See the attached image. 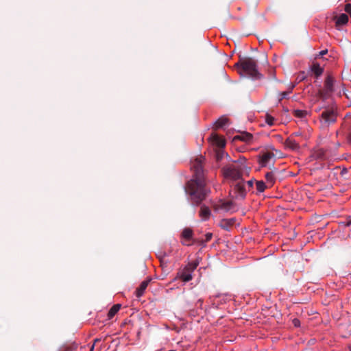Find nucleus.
Listing matches in <instances>:
<instances>
[{
	"mask_svg": "<svg viewBox=\"0 0 351 351\" xmlns=\"http://www.w3.org/2000/svg\"><path fill=\"white\" fill-rule=\"evenodd\" d=\"M210 138L212 139L213 142L219 147H223L226 145L225 140L221 136H219L217 134H212Z\"/></svg>",
	"mask_w": 351,
	"mask_h": 351,
	"instance_id": "ddd939ff",
	"label": "nucleus"
},
{
	"mask_svg": "<svg viewBox=\"0 0 351 351\" xmlns=\"http://www.w3.org/2000/svg\"><path fill=\"white\" fill-rule=\"evenodd\" d=\"M275 155L273 152H266L259 156L258 162L261 167H266L269 164L271 160H274Z\"/></svg>",
	"mask_w": 351,
	"mask_h": 351,
	"instance_id": "0eeeda50",
	"label": "nucleus"
},
{
	"mask_svg": "<svg viewBox=\"0 0 351 351\" xmlns=\"http://www.w3.org/2000/svg\"><path fill=\"white\" fill-rule=\"evenodd\" d=\"M265 179H266L267 183L269 184L270 186H271L273 185V184L274 183V180H275L274 173L272 172H267L265 174Z\"/></svg>",
	"mask_w": 351,
	"mask_h": 351,
	"instance_id": "5701e85b",
	"label": "nucleus"
},
{
	"mask_svg": "<svg viewBox=\"0 0 351 351\" xmlns=\"http://www.w3.org/2000/svg\"><path fill=\"white\" fill-rule=\"evenodd\" d=\"M256 186L257 191L259 193L263 192L265 190V189L267 188L265 183L262 180L257 181L256 182Z\"/></svg>",
	"mask_w": 351,
	"mask_h": 351,
	"instance_id": "4be33fe9",
	"label": "nucleus"
},
{
	"mask_svg": "<svg viewBox=\"0 0 351 351\" xmlns=\"http://www.w3.org/2000/svg\"><path fill=\"white\" fill-rule=\"evenodd\" d=\"M182 236L185 239L190 240L193 236V230L191 228H186L183 230Z\"/></svg>",
	"mask_w": 351,
	"mask_h": 351,
	"instance_id": "412c9836",
	"label": "nucleus"
},
{
	"mask_svg": "<svg viewBox=\"0 0 351 351\" xmlns=\"http://www.w3.org/2000/svg\"><path fill=\"white\" fill-rule=\"evenodd\" d=\"M305 78H306V75H305L304 72H302L298 75L297 80H298L300 82V81L304 80Z\"/></svg>",
	"mask_w": 351,
	"mask_h": 351,
	"instance_id": "c85d7f7f",
	"label": "nucleus"
},
{
	"mask_svg": "<svg viewBox=\"0 0 351 351\" xmlns=\"http://www.w3.org/2000/svg\"><path fill=\"white\" fill-rule=\"evenodd\" d=\"M76 349H77V345L75 343H73L71 345L62 347L61 351H76Z\"/></svg>",
	"mask_w": 351,
	"mask_h": 351,
	"instance_id": "a878e982",
	"label": "nucleus"
},
{
	"mask_svg": "<svg viewBox=\"0 0 351 351\" xmlns=\"http://www.w3.org/2000/svg\"><path fill=\"white\" fill-rule=\"evenodd\" d=\"M348 140H349V142L351 143V132L350 133V134L348 136Z\"/></svg>",
	"mask_w": 351,
	"mask_h": 351,
	"instance_id": "e433bc0d",
	"label": "nucleus"
},
{
	"mask_svg": "<svg viewBox=\"0 0 351 351\" xmlns=\"http://www.w3.org/2000/svg\"><path fill=\"white\" fill-rule=\"evenodd\" d=\"M345 172H346V169H344L342 171L341 173L343 174V173H345Z\"/></svg>",
	"mask_w": 351,
	"mask_h": 351,
	"instance_id": "4c0bfd02",
	"label": "nucleus"
},
{
	"mask_svg": "<svg viewBox=\"0 0 351 351\" xmlns=\"http://www.w3.org/2000/svg\"><path fill=\"white\" fill-rule=\"evenodd\" d=\"M205 237L206 238H205L204 241H203V240L198 241V242L200 243V245H203L204 244V243L209 241L213 237V234L210 233V232L206 233L205 235Z\"/></svg>",
	"mask_w": 351,
	"mask_h": 351,
	"instance_id": "cd10ccee",
	"label": "nucleus"
},
{
	"mask_svg": "<svg viewBox=\"0 0 351 351\" xmlns=\"http://www.w3.org/2000/svg\"><path fill=\"white\" fill-rule=\"evenodd\" d=\"M346 226H351V217H349V218L347 219V221H346Z\"/></svg>",
	"mask_w": 351,
	"mask_h": 351,
	"instance_id": "2f4dec72",
	"label": "nucleus"
},
{
	"mask_svg": "<svg viewBox=\"0 0 351 351\" xmlns=\"http://www.w3.org/2000/svg\"><path fill=\"white\" fill-rule=\"evenodd\" d=\"M335 79L328 75L324 81V88L318 90V96L323 100L328 99L334 92Z\"/></svg>",
	"mask_w": 351,
	"mask_h": 351,
	"instance_id": "39448f33",
	"label": "nucleus"
},
{
	"mask_svg": "<svg viewBox=\"0 0 351 351\" xmlns=\"http://www.w3.org/2000/svg\"><path fill=\"white\" fill-rule=\"evenodd\" d=\"M252 134L247 132H241L239 135L234 137V140H239L247 143H250L252 141Z\"/></svg>",
	"mask_w": 351,
	"mask_h": 351,
	"instance_id": "1a4fd4ad",
	"label": "nucleus"
},
{
	"mask_svg": "<svg viewBox=\"0 0 351 351\" xmlns=\"http://www.w3.org/2000/svg\"><path fill=\"white\" fill-rule=\"evenodd\" d=\"M338 112L334 108H325L320 114V123L322 128H328L337 121Z\"/></svg>",
	"mask_w": 351,
	"mask_h": 351,
	"instance_id": "20e7f679",
	"label": "nucleus"
},
{
	"mask_svg": "<svg viewBox=\"0 0 351 351\" xmlns=\"http://www.w3.org/2000/svg\"><path fill=\"white\" fill-rule=\"evenodd\" d=\"M349 349H350V351H351V346L349 348Z\"/></svg>",
	"mask_w": 351,
	"mask_h": 351,
	"instance_id": "37998d69",
	"label": "nucleus"
},
{
	"mask_svg": "<svg viewBox=\"0 0 351 351\" xmlns=\"http://www.w3.org/2000/svg\"><path fill=\"white\" fill-rule=\"evenodd\" d=\"M327 53H328V50L325 49V50L320 51L319 56H323L324 55L326 54Z\"/></svg>",
	"mask_w": 351,
	"mask_h": 351,
	"instance_id": "473e14b6",
	"label": "nucleus"
},
{
	"mask_svg": "<svg viewBox=\"0 0 351 351\" xmlns=\"http://www.w3.org/2000/svg\"><path fill=\"white\" fill-rule=\"evenodd\" d=\"M184 245H190V244H189V243H184Z\"/></svg>",
	"mask_w": 351,
	"mask_h": 351,
	"instance_id": "ea45409f",
	"label": "nucleus"
},
{
	"mask_svg": "<svg viewBox=\"0 0 351 351\" xmlns=\"http://www.w3.org/2000/svg\"><path fill=\"white\" fill-rule=\"evenodd\" d=\"M169 351H175V350H169Z\"/></svg>",
	"mask_w": 351,
	"mask_h": 351,
	"instance_id": "c03bdc74",
	"label": "nucleus"
},
{
	"mask_svg": "<svg viewBox=\"0 0 351 351\" xmlns=\"http://www.w3.org/2000/svg\"><path fill=\"white\" fill-rule=\"evenodd\" d=\"M288 95V93L287 92H282L281 93V99L282 98H285Z\"/></svg>",
	"mask_w": 351,
	"mask_h": 351,
	"instance_id": "c9c22d12",
	"label": "nucleus"
},
{
	"mask_svg": "<svg viewBox=\"0 0 351 351\" xmlns=\"http://www.w3.org/2000/svg\"><path fill=\"white\" fill-rule=\"evenodd\" d=\"M204 158L202 156L196 158L192 162V169L194 171L195 178L187 183L186 192L191 197V201L195 206H199L206 199L210 190L206 188L204 178L203 161Z\"/></svg>",
	"mask_w": 351,
	"mask_h": 351,
	"instance_id": "f257e3e1",
	"label": "nucleus"
},
{
	"mask_svg": "<svg viewBox=\"0 0 351 351\" xmlns=\"http://www.w3.org/2000/svg\"><path fill=\"white\" fill-rule=\"evenodd\" d=\"M313 155L316 159L325 160L326 158V151L322 148L315 150Z\"/></svg>",
	"mask_w": 351,
	"mask_h": 351,
	"instance_id": "a211bd4d",
	"label": "nucleus"
},
{
	"mask_svg": "<svg viewBox=\"0 0 351 351\" xmlns=\"http://www.w3.org/2000/svg\"><path fill=\"white\" fill-rule=\"evenodd\" d=\"M213 207L215 210L221 209L225 211H230L234 208V204L232 201L220 200L219 204L214 205Z\"/></svg>",
	"mask_w": 351,
	"mask_h": 351,
	"instance_id": "6e6552de",
	"label": "nucleus"
},
{
	"mask_svg": "<svg viewBox=\"0 0 351 351\" xmlns=\"http://www.w3.org/2000/svg\"><path fill=\"white\" fill-rule=\"evenodd\" d=\"M149 282H150V280H147L143 281L141 283L140 286L136 290V297L140 298L143 295L144 291L147 289Z\"/></svg>",
	"mask_w": 351,
	"mask_h": 351,
	"instance_id": "f8f14e48",
	"label": "nucleus"
},
{
	"mask_svg": "<svg viewBox=\"0 0 351 351\" xmlns=\"http://www.w3.org/2000/svg\"><path fill=\"white\" fill-rule=\"evenodd\" d=\"M348 22V16L346 14H341L336 19V25H344Z\"/></svg>",
	"mask_w": 351,
	"mask_h": 351,
	"instance_id": "f3484780",
	"label": "nucleus"
},
{
	"mask_svg": "<svg viewBox=\"0 0 351 351\" xmlns=\"http://www.w3.org/2000/svg\"><path fill=\"white\" fill-rule=\"evenodd\" d=\"M293 114L298 118H304L307 114V112L302 110H295L293 111Z\"/></svg>",
	"mask_w": 351,
	"mask_h": 351,
	"instance_id": "b1692460",
	"label": "nucleus"
},
{
	"mask_svg": "<svg viewBox=\"0 0 351 351\" xmlns=\"http://www.w3.org/2000/svg\"><path fill=\"white\" fill-rule=\"evenodd\" d=\"M210 210L209 208L205 205H202L199 210V217H202L203 220H207L209 219L210 216Z\"/></svg>",
	"mask_w": 351,
	"mask_h": 351,
	"instance_id": "4468645a",
	"label": "nucleus"
},
{
	"mask_svg": "<svg viewBox=\"0 0 351 351\" xmlns=\"http://www.w3.org/2000/svg\"><path fill=\"white\" fill-rule=\"evenodd\" d=\"M178 277L182 280L183 282H187L192 279V274L188 270L184 269L178 274Z\"/></svg>",
	"mask_w": 351,
	"mask_h": 351,
	"instance_id": "2eb2a0df",
	"label": "nucleus"
},
{
	"mask_svg": "<svg viewBox=\"0 0 351 351\" xmlns=\"http://www.w3.org/2000/svg\"><path fill=\"white\" fill-rule=\"evenodd\" d=\"M311 71L317 77H319L322 74L324 69L319 66V64L315 63L311 67Z\"/></svg>",
	"mask_w": 351,
	"mask_h": 351,
	"instance_id": "aec40b11",
	"label": "nucleus"
},
{
	"mask_svg": "<svg viewBox=\"0 0 351 351\" xmlns=\"http://www.w3.org/2000/svg\"><path fill=\"white\" fill-rule=\"evenodd\" d=\"M235 198L244 199L246 195V191L243 183V180L239 181L232 189Z\"/></svg>",
	"mask_w": 351,
	"mask_h": 351,
	"instance_id": "423d86ee",
	"label": "nucleus"
},
{
	"mask_svg": "<svg viewBox=\"0 0 351 351\" xmlns=\"http://www.w3.org/2000/svg\"><path fill=\"white\" fill-rule=\"evenodd\" d=\"M265 122L270 126L274 124V118L269 114L265 115Z\"/></svg>",
	"mask_w": 351,
	"mask_h": 351,
	"instance_id": "bb28decb",
	"label": "nucleus"
},
{
	"mask_svg": "<svg viewBox=\"0 0 351 351\" xmlns=\"http://www.w3.org/2000/svg\"><path fill=\"white\" fill-rule=\"evenodd\" d=\"M284 144L286 146V147H287L290 149H292V150H295L299 148L298 143H297L293 138L292 136L289 137L288 138H287L286 141H285Z\"/></svg>",
	"mask_w": 351,
	"mask_h": 351,
	"instance_id": "9b49d317",
	"label": "nucleus"
},
{
	"mask_svg": "<svg viewBox=\"0 0 351 351\" xmlns=\"http://www.w3.org/2000/svg\"><path fill=\"white\" fill-rule=\"evenodd\" d=\"M247 184L248 185L249 188L253 187L254 182L252 180H249L247 182Z\"/></svg>",
	"mask_w": 351,
	"mask_h": 351,
	"instance_id": "7c9ffc66",
	"label": "nucleus"
},
{
	"mask_svg": "<svg viewBox=\"0 0 351 351\" xmlns=\"http://www.w3.org/2000/svg\"><path fill=\"white\" fill-rule=\"evenodd\" d=\"M344 10L348 13V14H351V4L350 3H348L345 5V8H344Z\"/></svg>",
	"mask_w": 351,
	"mask_h": 351,
	"instance_id": "c756f323",
	"label": "nucleus"
},
{
	"mask_svg": "<svg viewBox=\"0 0 351 351\" xmlns=\"http://www.w3.org/2000/svg\"><path fill=\"white\" fill-rule=\"evenodd\" d=\"M293 135L299 136V134L298 133H294Z\"/></svg>",
	"mask_w": 351,
	"mask_h": 351,
	"instance_id": "58836bf2",
	"label": "nucleus"
},
{
	"mask_svg": "<svg viewBox=\"0 0 351 351\" xmlns=\"http://www.w3.org/2000/svg\"><path fill=\"white\" fill-rule=\"evenodd\" d=\"M336 146H338V147H339V146H340V144H339V143H337V144H336Z\"/></svg>",
	"mask_w": 351,
	"mask_h": 351,
	"instance_id": "a19ab883",
	"label": "nucleus"
},
{
	"mask_svg": "<svg viewBox=\"0 0 351 351\" xmlns=\"http://www.w3.org/2000/svg\"><path fill=\"white\" fill-rule=\"evenodd\" d=\"M235 219H223L219 222V226L226 230H230V228L234 224Z\"/></svg>",
	"mask_w": 351,
	"mask_h": 351,
	"instance_id": "9d476101",
	"label": "nucleus"
},
{
	"mask_svg": "<svg viewBox=\"0 0 351 351\" xmlns=\"http://www.w3.org/2000/svg\"><path fill=\"white\" fill-rule=\"evenodd\" d=\"M228 119L224 116L221 117L215 123V128L216 130L223 128L228 122Z\"/></svg>",
	"mask_w": 351,
	"mask_h": 351,
	"instance_id": "dca6fc26",
	"label": "nucleus"
},
{
	"mask_svg": "<svg viewBox=\"0 0 351 351\" xmlns=\"http://www.w3.org/2000/svg\"><path fill=\"white\" fill-rule=\"evenodd\" d=\"M293 324H294V325H295V326H299V324H300V321H299L298 319H295L293 320Z\"/></svg>",
	"mask_w": 351,
	"mask_h": 351,
	"instance_id": "f704fd0d",
	"label": "nucleus"
},
{
	"mask_svg": "<svg viewBox=\"0 0 351 351\" xmlns=\"http://www.w3.org/2000/svg\"><path fill=\"white\" fill-rule=\"evenodd\" d=\"M121 308V304H117L112 306L108 313V319H112Z\"/></svg>",
	"mask_w": 351,
	"mask_h": 351,
	"instance_id": "6ab92c4d",
	"label": "nucleus"
},
{
	"mask_svg": "<svg viewBox=\"0 0 351 351\" xmlns=\"http://www.w3.org/2000/svg\"><path fill=\"white\" fill-rule=\"evenodd\" d=\"M235 66L240 69L239 72L252 77H259L260 73L257 69V62L252 58L245 57L241 58L235 64Z\"/></svg>",
	"mask_w": 351,
	"mask_h": 351,
	"instance_id": "7ed1b4c3",
	"label": "nucleus"
},
{
	"mask_svg": "<svg viewBox=\"0 0 351 351\" xmlns=\"http://www.w3.org/2000/svg\"><path fill=\"white\" fill-rule=\"evenodd\" d=\"M336 146H338V147H339V146H340V144H339V143H337V144H336Z\"/></svg>",
	"mask_w": 351,
	"mask_h": 351,
	"instance_id": "79ce46f5",
	"label": "nucleus"
},
{
	"mask_svg": "<svg viewBox=\"0 0 351 351\" xmlns=\"http://www.w3.org/2000/svg\"><path fill=\"white\" fill-rule=\"evenodd\" d=\"M100 341V339H95L94 340V345L92 346L91 349H90V351H93V348H94V346L97 343V342H99Z\"/></svg>",
	"mask_w": 351,
	"mask_h": 351,
	"instance_id": "72a5a7b5",
	"label": "nucleus"
},
{
	"mask_svg": "<svg viewBox=\"0 0 351 351\" xmlns=\"http://www.w3.org/2000/svg\"><path fill=\"white\" fill-rule=\"evenodd\" d=\"M197 265L198 263H190L184 267L185 270H188V271L192 273L197 268Z\"/></svg>",
	"mask_w": 351,
	"mask_h": 351,
	"instance_id": "393cba45",
	"label": "nucleus"
},
{
	"mask_svg": "<svg viewBox=\"0 0 351 351\" xmlns=\"http://www.w3.org/2000/svg\"><path fill=\"white\" fill-rule=\"evenodd\" d=\"M250 169L244 165L237 163L230 164L222 169L223 174L226 178L232 180H241L244 173L247 174Z\"/></svg>",
	"mask_w": 351,
	"mask_h": 351,
	"instance_id": "f03ea898",
	"label": "nucleus"
}]
</instances>
